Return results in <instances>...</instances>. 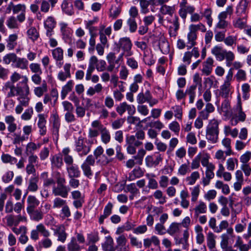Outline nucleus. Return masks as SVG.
I'll list each match as a JSON object with an SVG mask.
<instances>
[{
    "instance_id": "f257e3e1",
    "label": "nucleus",
    "mask_w": 251,
    "mask_h": 251,
    "mask_svg": "<svg viewBox=\"0 0 251 251\" xmlns=\"http://www.w3.org/2000/svg\"><path fill=\"white\" fill-rule=\"evenodd\" d=\"M219 124L218 121L213 119L210 120L206 129V138L211 143H216L219 139Z\"/></svg>"
},
{
    "instance_id": "f03ea898",
    "label": "nucleus",
    "mask_w": 251,
    "mask_h": 251,
    "mask_svg": "<svg viewBox=\"0 0 251 251\" xmlns=\"http://www.w3.org/2000/svg\"><path fill=\"white\" fill-rule=\"evenodd\" d=\"M189 32L187 35V44L188 48H191L196 44V40L197 39V31L200 30L202 32L206 31V27L201 23L198 25L191 24L189 25Z\"/></svg>"
},
{
    "instance_id": "7ed1b4c3",
    "label": "nucleus",
    "mask_w": 251,
    "mask_h": 251,
    "mask_svg": "<svg viewBox=\"0 0 251 251\" xmlns=\"http://www.w3.org/2000/svg\"><path fill=\"white\" fill-rule=\"evenodd\" d=\"M24 80L21 83L24 85L23 87V92L18 94L19 97L17 98L19 102V104L26 107L28 105L30 99L28 97L29 94V87L27 84L28 78L26 76L23 77Z\"/></svg>"
},
{
    "instance_id": "20e7f679",
    "label": "nucleus",
    "mask_w": 251,
    "mask_h": 251,
    "mask_svg": "<svg viewBox=\"0 0 251 251\" xmlns=\"http://www.w3.org/2000/svg\"><path fill=\"white\" fill-rule=\"evenodd\" d=\"M233 69L230 68L227 74L224 84L220 87V95L223 98L227 99L231 90V81L233 78Z\"/></svg>"
},
{
    "instance_id": "39448f33",
    "label": "nucleus",
    "mask_w": 251,
    "mask_h": 251,
    "mask_svg": "<svg viewBox=\"0 0 251 251\" xmlns=\"http://www.w3.org/2000/svg\"><path fill=\"white\" fill-rule=\"evenodd\" d=\"M3 89L7 93V98L14 97L23 92V87L20 86L19 84L15 86L14 84L9 81L5 83Z\"/></svg>"
},
{
    "instance_id": "423d86ee",
    "label": "nucleus",
    "mask_w": 251,
    "mask_h": 251,
    "mask_svg": "<svg viewBox=\"0 0 251 251\" xmlns=\"http://www.w3.org/2000/svg\"><path fill=\"white\" fill-rule=\"evenodd\" d=\"M95 163V159L94 156L92 155H89L81 165V169L84 175L88 178H91L93 175L91 166H94Z\"/></svg>"
},
{
    "instance_id": "0eeeda50",
    "label": "nucleus",
    "mask_w": 251,
    "mask_h": 251,
    "mask_svg": "<svg viewBox=\"0 0 251 251\" xmlns=\"http://www.w3.org/2000/svg\"><path fill=\"white\" fill-rule=\"evenodd\" d=\"M126 142L127 145V152L130 154H134L136 152V147L141 146L143 144L142 142L136 140L133 135L127 136Z\"/></svg>"
},
{
    "instance_id": "6e6552de",
    "label": "nucleus",
    "mask_w": 251,
    "mask_h": 251,
    "mask_svg": "<svg viewBox=\"0 0 251 251\" xmlns=\"http://www.w3.org/2000/svg\"><path fill=\"white\" fill-rule=\"evenodd\" d=\"M119 45L120 48L123 50L122 54L126 57H129L133 54V52L131 50L132 44L128 37L121 38L119 41Z\"/></svg>"
},
{
    "instance_id": "1a4fd4ad",
    "label": "nucleus",
    "mask_w": 251,
    "mask_h": 251,
    "mask_svg": "<svg viewBox=\"0 0 251 251\" xmlns=\"http://www.w3.org/2000/svg\"><path fill=\"white\" fill-rule=\"evenodd\" d=\"M146 153V150L143 149H140L138 151L136 155L133 157L134 159H129L126 163V166L127 168H132L135 164L141 165L143 164V158Z\"/></svg>"
},
{
    "instance_id": "9d476101",
    "label": "nucleus",
    "mask_w": 251,
    "mask_h": 251,
    "mask_svg": "<svg viewBox=\"0 0 251 251\" xmlns=\"http://www.w3.org/2000/svg\"><path fill=\"white\" fill-rule=\"evenodd\" d=\"M179 6L180 8L178 11L179 15L185 22L187 13L192 14L195 8L193 6L188 5L187 2H180Z\"/></svg>"
},
{
    "instance_id": "9b49d317",
    "label": "nucleus",
    "mask_w": 251,
    "mask_h": 251,
    "mask_svg": "<svg viewBox=\"0 0 251 251\" xmlns=\"http://www.w3.org/2000/svg\"><path fill=\"white\" fill-rule=\"evenodd\" d=\"M75 150L79 156H85L90 151L91 146H87L84 144L83 138L80 137L75 142Z\"/></svg>"
},
{
    "instance_id": "f8f14e48",
    "label": "nucleus",
    "mask_w": 251,
    "mask_h": 251,
    "mask_svg": "<svg viewBox=\"0 0 251 251\" xmlns=\"http://www.w3.org/2000/svg\"><path fill=\"white\" fill-rule=\"evenodd\" d=\"M70 188L65 184L57 185L52 188V193L55 196H60L63 198H66L68 196Z\"/></svg>"
},
{
    "instance_id": "ddd939ff",
    "label": "nucleus",
    "mask_w": 251,
    "mask_h": 251,
    "mask_svg": "<svg viewBox=\"0 0 251 251\" xmlns=\"http://www.w3.org/2000/svg\"><path fill=\"white\" fill-rule=\"evenodd\" d=\"M104 151L103 148L101 146H98L94 151V155L95 159H97V162H100L102 165H107L112 161V160L109 159L105 155H103L102 157L103 159L102 161H100L99 158L100 155H102Z\"/></svg>"
},
{
    "instance_id": "4468645a",
    "label": "nucleus",
    "mask_w": 251,
    "mask_h": 251,
    "mask_svg": "<svg viewBox=\"0 0 251 251\" xmlns=\"http://www.w3.org/2000/svg\"><path fill=\"white\" fill-rule=\"evenodd\" d=\"M71 65L66 63L63 66V71H60L57 75L58 79L61 81H65L67 78L71 77L70 69Z\"/></svg>"
},
{
    "instance_id": "2eb2a0df",
    "label": "nucleus",
    "mask_w": 251,
    "mask_h": 251,
    "mask_svg": "<svg viewBox=\"0 0 251 251\" xmlns=\"http://www.w3.org/2000/svg\"><path fill=\"white\" fill-rule=\"evenodd\" d=\"M56 22L54 19L52 17H49L44 22V26L47 29L46 35L48 37H50L52 35L51 32L55 26Z\"/></svg>"
},
{
    "instance_id": "dca6fc26",
    "label": "nucleus",
    "mask_w": 251,
    "mask_h": 251,
    "mask_svg": "<svg viewBox=\"0 0 251 251\" xmlns=\"http://www.w3.org/2000/svg\"><path fill=\"white\" fill-rule=\"evenodd\" d=\"M214 60L211 57L207 58L206 60L203 62V68L201 72L203 74L206 75H210L212 71Z\"/></svg>"
},
{
    "instance_id": "f3484780",
    "label": "nucleus",
    "mask_w": 251,
    "mask_h": 251,
    "mask_svg": "<svg viewBox=\"0 0 251 251\" xmlns=\"http://www.w3.org/2000/svg\"><path fill=\"white\" fill-rule=\"evenodd\" d=\"M54 235H57L58 240L64 243L66 240L67 234L65 231V228L63 225H60L56 227L54 230Z\"/></svg>"
},
{
    "instance_id": "a211bd4d",
    "label": "nucleus",
    "mask_w": 251,
    "mask_h": 251,
    "mask_svg": "<svg viewBox=\"0 0 251 251\" xmlns=\"http://www.w3.org/2000/svg\"><path fill=\"white\" fill-rule=\"evenodd\" d=\"M91 60L94 61V66L98 72H104L106 70V63L104 60H99L96 56H92Z\"/></svg>"
},
{
    "instance_id": "6ab92c4d",
    "label": "nucleus",
    "mask_w": 251,
    "mask_h": 251,
    "mask_svg": "<svg viewBox=\"0 0 251 251\" xmlns=\"http://www.w3.org/2000/svg\"><path fill=\"white\" fill-rule=\"evenodd\" d=\"M27 203L26 210L31 211L39 205L40 201L35 196L30 195L27 197Z\"/></svg>"
},
{
    "instance_id": "aec40b11",
    "label": "nucleus",
    "mask_w": 251,
    "mask_h": 251,
    "mask_svg": "<svg viewBox=\"0 0 251 251\" xmlns=\"http://www.w3.org/2000/svg\"><path fill=\"white\" fill-rule=\"evenodd\" d=\"M232 24L235 28L243 29L247 26V20L245 17L237 16V18L233 20Z\"/></svg>"
},
{
    "instance_id": "412c9836",
    "label": "nucleus",
    "mask_w": 251,
    "mask_h": 251,
    "mask_svg": "<svg viewBox=\"0 0 251 251\" xmlns=\"http://www.w3.org/2000/svg\"><path fill=\"white\" fill-rule=\"evenodd\" d=\"M218 22L216 25L215 28L219 29H224L226 28L228 25V22L226 20L225 14H219L218 16Z\"/></svg>"
},
{
    "instance_id": "4be33fe9",
    "label": "nucleus",
    "mask_w": 251,
    "mask_h": 251,
    "mask_svg": "<svg viewBox=\"0 0 251 251\" xmlns=\"http://www.w3.org/2000/svg\"><path fill=\"white\" fill-rule=\"evenodd\" d=\"M152 98V96L149 90H147L145 93L142 92L138 94L137 97V101L139 104H142L148 102Z\"/></svg>"
},
{
    "instance_id": "5701e85b",
    "label": "nucleus",
    "mask_w": 251,
    "mask_h": 251,
    "mask_svg": "<svg viewBox=\"0 0 251 251\" xmlns=\"http://www.w3.org/2000/svg\"><path fill=\"white\" fill-rule=\"evenodd\" d=\"M248 2L247 0H241L237 5L236 9V14L237 16H242L246 13Z\"/></svg>"
},
{
    "instance_id": "b1692460",
    "label": "nucleus",
    "mask_w": 251,
    "mask_h": 251,
    "mask_svg": "<svg viewBox=\"0 0 251 251\" xmlns=\"http://www.w3.org/2000/svg\"><path fill=\"white\" fill-rule=\"evenodd\" d=\"M18 39V35L16 34L10 35L6 40V47L9 50H14L17 46V40Z\"/></svg>"
},
{
    "instance_id": "393cba45",
    "label": "nucleus",
    "mask_w": 251,
    "mask_h": 251,
    "mask_svg": "<svg viewBox=\"0 0 251 251\" xmlns=\"http://www.w3.org/2000/svg\"><path fill=\"white\" fill-rule=\"evenodd\" d=\"M38 122V126L40 128V133L41 135H44L46 133L47 128L46 126V120L44 114H39Z\"/></svg>"
},
{
    "instance_id": "a878e982",
    "label": "nucleus",
    "mask_w": 251,
    "mask_h": 251,
    "mask_svg": "<svg viewBox=\"0 0 251 251\" xmlns=\"http://www.w3.org/2000/svg\"><path fill=\"white\" fill-rule=\"evenodd\" d=\"M67 171L69 177H79L80 172L78 167L75 165H70L67 167Z\"/></svg>"
},
{
    "instance_id": "bb28decb",
    "label": "nucleus",
    "mask_w": 251,
    "mask_h": 251,
    "mask_svg": "<svg viewBox=\"0 0 251 251\" xmlns=\"http://www.w3.org/2000/svg\"><path fill=\"white\" fill-rule=\"evenodd\" d=\"M226 50L219 46H214L211 50V53L214 55L216 59L219 61L223 60L224 54Z\"/></svg>"
},
{
    "instance_id": "cd10ccee",
    "label": "nucleus",
    "mask_w": 251,
    "mask_h": 251,
    "mask_svg": "<svg viewBox=\"0 0 251 251\" xmlns=\"http://www.w3.org/2000/svg\"><path fill=\"white\" fill-rule=\"evenodd\" d=\"M195 217H198L201 214L206 212L207 206L206 204L202 201H200L199 204L193 209Z\"/></svg>"
},
{
    "instance_id": "c85d7f7f",
    "label": "nucleus",
    "mask_w": 251,
    "mask_h": 251,
    "mask_svg": "<svg viewBox=\"0 0 251 251\" xmlns=\"http://www.w3.org/2000/svg\"><path fill=\"white\" fill-rule=\"evenodd\" d=\"M100 138L102 142L104 144L109 143L111 140V135L109 131L105 127L100 128Z\"/></svg>"
},
{
    "instance_id": "c756f323",
    "label": "nucleus",
    "mask_w": 251,
    "mask_h": 251,
    "mask_svg": "<svg viewBox=\"0 0 251 251\" xmlns=\"http://www.w3.org/2000/svg\"><path fill=\"white\" fill-rule=\"evenodd\" d=\"M174 27H171L169 29V34L171 37H176L177 34V31L179 28V23L178 22V17L175 16L173 22Z\"/></svg>"
},
{
    "instance_id": "7c9ffc66",
    "label": "nucleus",
    "mask_w": 251,
    "mask_h": 251,
    "mask_svg": "<svg viewBox=\"0 0 251 251\" xmlns=\"http://www.w3.org/2000/svg\"><path fill=\"white\" fill-rule=\"evenodd\" d=\"M236 110L238 112V115L236 117L239 121L244 122L246 120V115L245 113L242 111L241 98L240 96H238V102L237 104Z\"/></svg>"
},
{
    "instance_id": "2f4dec72",
    "label": "nucleus",
    "mask_w": 251,
    "mask_h": 251,
    "mask_svg": "<svg viewBox=\"0 0 251 251\" xmlns=\"http://www.w3.org/2000/svg\"><path fill=\"white\" fill-rule=\"evenodd\" d=\"M73 85V81L72 80H70L62 87L61 93V97L62 100H64L68 93L72 91Z\"/></svg>"
},
{
    "instance_id": "473e14b6",
    "label": "nucleus",
    "mask_w": 251,
    "mask_h": 251,
    "mask_svg": "<svg viewBox=\"0 0 251 251\" xmlns=\"http://www.w3.org/2000/svg\"><path fill=\"white\" fill-rule=\"evenodd\" d=\"M38 181L39 178L38 176H34L31 177L29 180V184L27 187L28 190L33 192H36L38 189L37 185Z\"/></svg>"
},
{
    "instance_id": "72a5a7b5",
    "label": "nucleus",
    "mask_w": 251,
    "mask_h": 251,
    "mask_svg": "<svg viewBox=\"0 0 251 251\" xmlns=\"http://www.w3.org/2000/svg\"><path fill=\"white\" fill-rule=\"evenodd\" d=\"M102 248L105 251H115L113 239L108 236L106 237L105 242L102 244Z\"/></svg>"
},
{
    "instance_id": "f704fd0d",
    "label": "nucleus",
    "mask_w": 251,
    "mask_h": 251,
    "mask_svg": "<svg viewBox=\"0 0 251 251\" xmlns=\"http://www.w3.org/2000/svg\"><path fill=\"white\" fill-rule=\"evenodd\" d=\"M63 50L60 47H57L52 50V55L56 61H61L63 59Z\"/></svg>"
},
{
    "instance_id": "c9c22d12",
    "label": "nucleus",
    "mask_w": 251,
    "mask_h": 251,
    "mask_svg": "<svg viewBox=\"0 0 251 251\" xmlns=\"http://www.w3.org/2000/svg\"><path fill=\"white\" fill-rule=\"evenodd\" d=\"M225 59L226 60V66L230 67L232 65V61L235 59V54L231 51L226 50L224 54L223 60Z\"/></svg>"
},
{
    "instance_id": "e433bc0d",
    "label": "nucleus",
    "mask_w": 251,
    "mask_h": 251,
    "mask_svg": "<svg viewBox=\"0 0 251 251\" xmlns=\"http://www.w3.org/2000/svg\"><path fill=\"white\" fill-rule=\"evenodd\" d=\"M27 212L29 214L31 219L34 221L38 222L43 219V213L41 211L33 209L32 211H29Z\"/></svg>"
},
{
    "instance_id": "4c0bfd02",
    "label": "nucleus",
    "mask_w": 251,
    "mask_h": 251,
    "mask_svg": "<svg viewBox=\"0 0 251 251\" xmlns=\"http://www.w3.org/2000/svg\"><path fill=\"white\" fill-rule=\"evenodd\" d=\"M14 66L22 70L26 69L28 65L27 60L24 58L17 57Z\"/></svg>"
},
{
    "instance_id": "58836bf2",
    "label": "nucleus",
    "mask_w": 251,
    "mask_h": 251,
    "mask_svg": "<svg viewBox=\"0 0 251 251\" xmlns=\"http://www.w3.org/2000/svg\"><path fill=\"white\" fill-rule=\"evenodd\" d=\"M40 144L36 145L33 142H29L26 146L25 153L27 155L34 154V151L40 148Z\"/></svg>"
},
{
    "instance_id": "ea45409f",
    "label": "nucleus",
    "mask_w": 251,
    "mask_h": 251,
    "mask_svg": "<svg viewBox=\"0 0 251 251\" xmlns=\"http://www.w3.org/2000/svg\"><path fill=\"white\" fill-rule=\"evenodd\" d=\"M222 144L226 149L225 151V154L226 156L233 154V152L231 150V140L229 138H224L222 141Z\"/></svg>"
},
{
    "instance_id": "a19ab883",
    "label": "nucleus",
    "mask_w": 251,
    "mask_h": 251,
    "mask_svg": "<svg viewBox=\"0 0 251 251\" xmlns=\"http://www.w3.org/2000/svg\"><path fill=\"white\" fill-rule=\"evenodd\" d=\"M17 57V56L15 53H9L3 56V61L6 65H9L12 63V65H14L15 62L16 61Z\"/></svg>"
},
{
    "instance_id": "79ce46f5",
    "label": "nucleus",
    "mask_w": 251,
    "mask_h": 251,
    "mask_svg": "<svg viewBox=\"0 0 251 251\" xmlns=\"http://www.w3.org/2000/svg\"><path fill=\"white\" fill-rule=\"evenodd\" d=\"M51 163L52 167L60 168L63 165L62 157L58 155L52 156L51 159Z\"/></svg>"
},
{
    "instance_id": "37998d69",
    "label": "nucleus",
    "mask_w": 251,
    "mask_h": 251,
    "mask_svg": "<svg viewBox=\"0 0 251 251\" xmlns=\"http://www.w3.org/2000/svg\"><path fill=\"white\" fill-rule=\"evenodd\" d=\"M6 25L10 29H16L19 27V24L17 18L13 16H10L6 21Z\"/></svg>"
},
{
    "instance_id": "c03bdc74",
    "label": "nucleus",
    "mask_w": 251,
    "mask_h": 251,
    "mask_svg": "<svg viewBox=\"0 0 251 251\" xmlns=\"http://www.w3.org/2000/svg\"><path fill=\"white\" fill-rule=\"evenodd\" d=\"M197 88V85H192L190 86L186 91V94H188L189 96V102L192 103L194 102L196 96L195 91Z\"/></svg>"
},
{
    "instance_id": "a18cd8bd",
    "label": "nucleus",
    "mask_w": 251,
    "mask_h": 251,
    "mask_svg": "<svg viewBox=\"0 0 251 251\" xmlns=\"http://www.w3.org/2000/svg\"><path fill=\"white\" fill-rule=\"evenodd\" d=\"M207 245L210 250H213L215 248L216 241L215 235L212 232H209L207 236Z\"/></svg>"
},
{
    "instance_id": "49530a36",
    "label": "nucleus",
    "mask_w": 251,
    "mask_h": 251,
    "mask_svg": "<svg viewBox=\"0 0 251 251\" xmlns=\"http://www.w3.org/2000/svg\"><path fill=\"white\" fill-rule=\"evenodd\" d=\"M47 91V85L45 82L42 83V86L35 87L34 89L35 95L38 97H42L44 93Z\"/></svg>"
},
{
    "instance_id": "de8ad7c7",
    "label": "nucleus",
    "mask_w": 251,
    "mask_h": 251,
    "mask_svg": "<svg viewBox=\"0 0 251 251\" xmlns=\"http://www.w3.org/2000/svg\"><path fill=\"white\" fill-rule=\"evenodd\" d=\"M200 177L199 173L197 171L193 172L191 175L186 178V180L188 182L189 185L194 184L196 180Z\"/></svg>"
},
{
    "instance_id": "09e8293b",
    "label": "nucleus",
    "mask_w": 251,
    "mask_h": 251,
    "mask_svg": "<svg viewBox=\"0 0 251 251\" xmlns=\"http://www.w3.org/2000/svg\"><path fill=\"white\" fill-rule=\"evenodd\" d=\"M69 251H79L80 249V246L77 244L75 237H72L70 242L67 247Z\"/></svg>"
},
{
    "instance_id": "8fccbe9b",
    "label": "nucleus",
    "mask_w": 251,
    "mask_h": 251,
    "mask_svg": "<svg viewBox=\"0 0 251 251\" xmlns=\"http://www.w3.org/2000/svg\"><path fill=\"white\" fill-rule=\"evenodd\" d=\"M13 136L14 137L13 143L15 145L20 144L21 143L28 139V137L24 135H21L20 133H14Z\"/></svg>"
},
{
    "instance_id": "3c124183",
    "label": "nucleus",
    "mask_w": 251,
    "mask_h": 251,
    "mask_svg": "<svg viewBox=\"0 0 251 251\" xmlns=\"http://www.w3.org/2000/svg\"><path fill=\"white\" fill-rule=\"evenodd\" d=\"M62 8L64 12L69 15H72L74 13L73 5L64 0L62 4Z\"/></svg>"
},
{
    "instance_id": "603ef678",
    "label": "nucleus",
    "mask_w": 251,
    "mask_h": 251,
    "mask_svg": "<svg viewBox=\"0 0 251 251\" xmlns=\"http://www.w3.org/2000/svg\"><path fill=\"white\" fill-rule=\"evenodd\" d=\"M94 61L91 60L90 58L89 61V66L87 70L86 74V80H89L91 79V75L92 73L94 72V71L95 69V67L94 66Z\"/></svg>"
},
{
    "instance_id": "864d4df0",
    "label": "nucleus",
    "mask_w": 251,
    "mask_h": 251,
    "mask_svg": "<svg viewBox=\"0 0 251 251\" xmlns=\"http://www.w3.org/2000/svg\"><path fill=\"white\" fill-rule=\"evenodd\" d=\"M27 34L29 39L33 41L36 40L39 36V34L34 27H30L27 31Z\"/></svg>"
},
{
    "instance_id": "5fc2aeb1",
    "label": "nucleus",
    "mask_w": 251,
    "mask_h": 251,
    "mask_svg": "<svg viewBox=\"0 0 251 251\" xmlns=\"http://www.w3.org/2000/svg\"><path fill=\"white\" fill-rule=\"evenodd\" d=\"M226 168L228 171H233L235 169V165H238V160L236 158H229L226 162Z\"/></svg>"
},
{
    "instance_id": "6e6d98bb",
    "label": "nucleus",
    "mask_w": 251,
    "mask_h": 251,
    "mask_svg": "<svg viewBox=\"0 0 251 251\" xmlns=\"http://www.w3.org/2000/svg\"><path fill=\"white\" fill-rule=\"evenodd\" d=\"M36 228L44 238L49 237L50 235V232L46 228L43 224H40L36 226Z\"/></svg>"
},
{
    "instance_id": "4d7b16f0",
    "label": "nucleus",
    "mask_w": 251,
    "mask_h": 251,
    "mask_svg": "<svg viewBox=\"0 0 251 251\" xmlns=\"http://www.w3.org/2000/svg\"><path fill=\"white\" fill-rule=\"evenodd\" d=\"M1 159L4 163H10L11 164L17 162V159L8 154L3 153L1 156Z\"/></svg>"
},
{
    "instance_id": "13d9d810",
    "label": "nucleus",
    "mask_w": 251,
    "mask_h": 251,
    "mask_svg": "<svg viewBox=\"0 0 251 251\" xmlns=\"http://www.w3.org/2000/svg\"><path fill=\"white\" fill-rule=\"evenodd\" d=\"M53 127L55 131L58 132L60 126V122L59 116L57 114H54L51 116Z\"/></svg>"
},
{
    "instance_id": "bf43d9fd",
    "label": "nucleus",
    "mask_w": 251,
    "mask_h": 251,
    "mask_svg": "<svg viewBox=\"0 0 251 251\" xmlns=\"http://www.w3.org/2000/svg\"><path fill=\"white\" fill-rule=\"evenodd\" d=\"M126 23L130 32L133 33L136 31L137 29V24L134 18H129L127 20Z\"/></svg>"
},
{
    "instance_id": "052dcab7",
    "label": "nucleus",
    "mask_w": 251,
    "mask_h": 251,
    "mask_svg": "<svg viewBox=\"0 0 251 251\" xmlns=\"http://www.w3.org/2000/svg\"><path fill=\"white\" fill-rule=\"evenodd\" d=\"M87 244H92L98 242L99 240V236L98 232L91 233L87 234Z\"/></svg>"
},
{
    "instance_id": "680f3d73",
    "label": "nucleus",
    "mask_w": 251,
    "mask_h": 251,
    "mask_svg": "<svg viewBox=\"0 0 251 251\" xmlns=\"http://www.w3.org/2000/svg\"><path fill=\"white\" fill-rule=\"evenodd\" d=\"M191 172L189 162L187 164H182L178 170V174L181 176H185L187 173Z\"/></svg>"
},
{
    "instance_id": "e2e57ef3",
    "label": "nucleus",
    "mask_w": 251,
    "mask_h": 251,
    "mask_svg": "<svg viewBox=\"0 0 251 251\" xmlns=\"http://www.w3.org/2000/svg\"><path fill=\"white\" fill-rule=\"evenodd\" d=\"M141 7V12L144 14H146L149 12L148 7L150 2L147 0H138Z\"/></svg>"
},
{
    "instance_id": "0e129e2a",
    "label": "nucleus",
    "mask_w": 251,
    "mask_h": 251,
    "mask_svg": "<svg viewBox=\"0 0 251 251\" xmlns=\"http://www.w3.org/2000/svg\"><path fill=\"white\" fill-rule=\"evenodd\" d=\"M14 176V174L13 171H8L2 176V181L5 183H8L13 179Z\"/></svg>"
},
{
    "instance_id": "69168bd1",
    "label": "nucleus",
    "mask_w": 251,
    "mask_h": 251,
    "mask_svg": "<svg viewBox=\"0 0 251 251\" xmlns=\"http://www.w3.org/2000/svg\"><path fill=\"white\" fill-rule=\"evenodd\" d=\"M66 204V201L60 198L56 197L53 201V208H59L62 207Z\"/></svg>"
},
{
    "instance_id": "338daca9",
    "label": "nucleus",
    "mask_w": 251,
    "mask_h": 251,
    "mask_svg": "<svg viewBox=\"0 0 251 251\" xmlns=\"http://www.w3.org/2000/svg\"><path fill=\"white\" fill-rule=\"evenodd\" d=\"M237 39L236 36L229 35L225 38L224 42L226 46L231 47L236 44Z\"/></svg>"
},
{
    "instance_id": "774afa93",
    "label": "nucleus",
    "mask_w": 251,
    "mask_h": 251,
    "mask_svg": "<svg viewBox=\"0 0 251 251\" xmlns=\"http://www.w3.org/2000/svg\"><path fill=\"white\" fill-rule=\"evenodd\" d=\"M179 226L180 225L179 223H172L168 229V233L171 235H174L175 233L179 231Z\"/></svg>"
}]
</instances>
